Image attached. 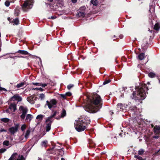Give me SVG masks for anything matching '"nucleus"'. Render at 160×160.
Wrapping results in <instances>:
<instances>
[{
    "instance_id": "1",
    "label": "nucleus",
    "mask_w": 160,
    "mask_h": 160,
    "mask_svg": "<svg viewBox=\"0 0 160 160\" xmlns=\"http://www.w3.org/2000/svg\"><path fill=\"white\" fill-rule=\"evenodd\" d=\"M87 104L84 107V109L90 113L96 112L101 108L102 101L100 96L95 94L88 95Z\"/></svg>"
},
{
    "instance_id": "2",
    "label": "nucleus",
    "mask_w": 160,
    "mask_h": 160,
    "mask_svg": "<svg viewBox=\"0 0 160 160\" xmlns=\"http://www.w3.org/2000/svg\"><path fill=\"white\" fill-rule=\"evenodd\" d=\"M137 91L133 93L132 99L137 100H143L145 97L146 92L148 90L147 85L142 84L138 87L136 88Z\"/></svg>"
},
{
    "instance_id": "3",
    "label": "nucleus",
    "mask_w": 160,
    "mask_h": 160,
    "mask_svg": "<svg viewBox=\"0 0 160 160\" xmlns=\"http://www.w3.org/2000/svg\"><path fill=\"white\" fill-rule=\"evenodd\" d=\"M90 120L88 117L79 118L75 122V128L78 132H80L86 129L87 125L90 124Z\"/></svg>"
},
{
    "instance_id": "4",
    "label": "nucleus",
    "mask_w": 160,
    "mask_h": 160,
    "mask_svg": "<svg viewBox=\"0 0 160 160\" xmlns=\"http://www.w3.org/2000/svg\"><path fill=\"white\" fill-rule=\"evenodd\" d=\"M32 6V2L31 0L26 1L22 6L23 10L27 12L28 9L31 8Z\"/></svg>"
},
{
    "instance_id": "5",
    "label": "nucleus",
    "mask_w": 160,
    "mask_h": 160,
    "mask_svg": "<svg viewBox=\"0 0 160 160\" xmlns=\"http://www.w3.org/2000/svg\"><path fill=\"white\" fill-rule=\"evenodd\" d=\"M19 110L22 113L20 116L21 118L22 119H24L25 117L26 114L28 112V109L27 108L23 106H20L19 108Z\"/></svg>"
},
{
    "instance_id": "6",
    "label": "nucleus",
    "mask_w": 160,
    "mask_h": 160,
    "mask_svg": "<svg viewBox=\"0 0 160 160\" xmlns=\"http://www.w3.org/2000/svg\"><path fill=\"white\" fill-rule=\"evenodd\" d=\"M57 103V101L56 99H52L50 100V101H47L46 105H47L48 108L49 109H51L52 107H54V105H55Z\"/></svg>"
},
{
    "instance_id": "7",
    "label": "nucleus",
    "mask_w": 160,
    "mask_h": 160,
    "mask_svg": "<svg viewBox=\"0 0 160 160\" xmlns=\"http://www.w3.org/2000/svg\"><path fill=\"white\" fill-rule=\"evenodd\" d=\"M18 125H16L14 126L9 128L8 130L11 134H13L17 132L18 129Z\"/></svg>"
},
{
    "instance_id": "8",
    "label": "nucleus",
    "mask_w": 160,
    "mask_h": 160,
    "mask_svg": "<svg viewBox=\"0 0 160 160\" xmlns=\"http://www.w3.org/2000/svg\"><path fill=\"white\" fill-rule=\"evenodd\" d=\"M126 107H125V105H123L121 103H118L117 105V112H118L119 111H124V110H125V108Z\"/></svg>"
},
{
    "instance_id": "9",
    "label": "nucleus",
    "mask_w": 160,
    "mask_h": 160,
    "mask_svg": "<svg viewBox=\"0 0 160 160\" xmlns=\"http://www.w3.org/2000/svg\"><path fill=\"white\" fill-rule=\"evenodd\" d=\"M9 109L12 112H14L17 110L16 104L15 103H11L9 107Z\"/></svg>"
},
{
    "instance_id": "10",
    "label": "nucleus",
    "mask_w": 160,
    "mask_h": 160,
    "mask_svg": "<svg viewBox=\"0 0 160 160\" xmlns=\"http://www.w3.org/2000/svg\"><path fill=\"white\" fill-rule=\"evenodd\" d=\"M154 132L156 134L160 133V126L156 125L153 129Z\"/></svg>"
},
{
    "instance_id": "11",
    "label": "nucleus",
    "mask_w": 160,
    "mask_h": 160,
    "mask_svg": "<svg viewBox=\"0 0 160 160\" xmlns=\"http://www.w3.org/2000/svg\"><path fill=\"white\" fill-rule=\"evenodd\" d=\"M52 121H48L47 122L46 121V131L47 132H48L50 130L51 124V123H52Z\"/></svg>"
},
{
    "instance_id": "12",
    "label": "nucleus",
    "mask_w": 160,
    "mask_h": 160,
    "mask_svg": "<svg viewBox=\"0 0 160 160\" xmlns=\"http://www.w3.org/2000/svg\"><path fill=\"white\" fill-rule=\"evenodd\" d=\"M13 25H18L19 23V22L18 18L14 19L11 22Z\"/></svg>"
},
{
    "instance_id": "13",
    "label": "nucleus",
    "mask_w": 160,
    "mask_h": 160,
    "mask_svg": "<svg viewBox=\"0 0 160 160\" xmlns=\"http://www.w3.org/2000/svg\"><path fill=\"white\" fill-rule=\"evenodd\" d=\"M12 99L13 100H17L18 101H20L22 100L21 98L17 95H14L12 97Z\"/></svg>"
},
{
    "instance_id": "14",
    "label": "nucleus",
    "mask_w": 160,
    "mask_h": 160,
    "mask_svg": "<svg viewBox=\"0 0 160 160\" xmlns=\"http://www.w3.org/2000/svg\"><path fill=\"white\" fill-rule=\"evenodd\" d=\"M56 112H54L53 113L50 117H48L46 120V122H48V121H52V118L56 116Z\"/></svg>"
},
{
    "instance_id": "15",
    "label": "nucleus",
    "mask_w": 160,
    "mask_h": 160,
    "mask_svg": "<svg viewBox=\"0 0 160 160\" xmlns=\"http://www.w3.org/2000/svg\"><path fill=\"white\" fill-rule=\"evenodd\" d=\"M32 118V116L31 114H27L26 118V121H27L28 122H30Z\"/></svg>"
},
{
    "instance_id": "16",
    "label": "nucleus",
    "mask_w": 160,
    "mask_h": 160,
    "mask_svg": "<svg viewBox=\"0 0 160 160\" xmlns=\"http://www.w3.org/2000/svg\"><path fill=\"white\" fill-rule=\"evenodd\" d=\"M48 141L47 140H44L42 141L41 142V146L46 148L47 146Z\"/></svg>"
},
{
    "instance_id": "17",
    "label": "nucleus",
    "mask_w": 160,
    "mask_h": 160,
    "mask_svg": "<svg viewBox=\"0 0 160 160\" xmlns=\"http://www.w3.org/2000/svg\"><path fill=\"white\" fill-rule=\"evenodd\" d=\"M17 156V154L16 153H14L11 157L8 160H14Z\"/></svg>"
},
{
    "instance_id": "18",
    "label": "nucleus",
    "mask_w": 160,
    "mask_h": 160,
    "mask_svg": "<svg viewBox=\"0 0 160 160\" xmlns=\"http://www.w3.org/2000/svg\"><path fill=\"white\" fill-rule=\"evenodd\" d=\"M17 52L24 55H28L29 54L27 51L24 50H19Z\"/></svg>"
},
{
    "instance_id": "19",
    "label": "nucleus",
    "mask_w": 160,
    "mask_h": 160,
    "mask_svg": "<svg viewBox=\"0 0 160 160\" xmlns=\"http://www.w3.org/2000/svg\"><path fill=\"white\" fill-rule=\"evenodd\" d=\"M30 133V131L29 129H28L27 130L25 135V137L26 139L28 138Z\"/></svg>"
},
{
    "instance_id": "20",
    "label": "nucleus",
    "mask_w": 160,
    "mask_h": 160,
    "mask_svg": "<svg viewBox=\"0 0 160 160\" xmlns=\"http://www.w3.org/2000/svg\"><path fill=\"white\" fill-rule=\"evenodd\" d=\"M139 59L140 60H142L145 57L144 53H141L138 56Z\"/></svg>"
},
{
    "instance_id": "21",
    "label": "nucleus",
    "mask_w": 160,
    "mask_h": 160,
    "mask_svg": "<svg viewBox=\"0 0 160 160\" xmlns=\"http://www.w3.org/2000/svg\"><path fill=\"white\" fill-rule=\"evenodd\" d=\"M154 28L156 30H158L160 28V25L158 23H156L154 25Z\"/></svg>"
},
{
    "instance_id": "22",
    "label": "nucleus",
    "mask_w": 160,
    "mask_h": 160,
    "mask_svg": "<svg viewBox=\"0 0 160 160\" xmlns=\"http://www.w3.org/2000/svg\"><path fill=\"white\" fill-rule=\"evenodd\" d=\"M43 117V116L42 115L40 114L38 115L36 117V119L38 120L39 121H41L42 120V118Z\"/></svg>"
},
{
    "instance_id": "23",
    "label": "nucleus",
    "mask_w": 160,
    "mask_h": 160,
    "mask_svg": "<svg viewBox=\"0 0 160 160\" xmlns=\"http://www.w3.org/2000/svg\"><path fill=\"white\" fill-rule=\"evenodd\" d=\"M148 76L151 78H154L155 76V74L152 72H150L148 74Z\"/></svg>"
},
{
    "instance_id": "24",
    "label": "nucleus",
    "mask_w": 160,
    "mask_h": 160,
    "mask_svg": "<svg viewBox=\"0 0 160 160\" xmlns=\"http://www.w3.org/2000/svg\"><path fill=\"white\" fill-rule=\"evenodd\" d=\"M91 2L94 5L96 6L98 4V0H91Z\"/></svg>"
},
{
    "instance_id": "25",
    "label": "nucleus",
    "mask_w": 160,
    "mask_h": 160,
    "mask_svg": "<svg viewBox=\"0 0 160 160\" xmlns=\"http://www.w3.org/2000/svg\"><path fill=\"white\" fill-rule=\"evenodd\" d=\"M25 83L24 82H21L20 83L18 84L17 85V87L18 88H21L24 85Z\"/></svg>"
},
{
    "instance_id": "26",
    "label": "nucleus",
    "mask_w": 160,
    "mask_h": 160,
    "mask_svg": "<svg viewBox=\"0 0 160 160\" xmlns=\"http://www.w3.org/2000/svg\"><path fill=\"white\" fill-rule=\"evenodd\" d=\"M16 158H17V157ZM14 160H25V159L22 156L19 155L18 156V158L17 159L16 158Z\"/></svg>"
},
{
    "instance_id": "27",
    "label": "nucleus",
    "mask_w": 160,
    "mask_h": 160,
    "mask_svg": "<svg viewBox=\"0 0 160 160\" xmlns=\"http://www.w3.org/2000/svg\"><path fill=\"white\" fill-rule=\"evenodd\" d=\"M2 121L4 122H8L9 121V119L7 118H2L1 119Z\"/></svg>"
},
{
    "instance_id": "28",
    "label": "nucleus",
    "mask_w": 160,
    "mask_h": 160,
    "mask_svg": "<svg viewBox=\"0 0 160 160\" xmlns=\"http://www.w3.org/2000/svg\"><path fill=\"white\" fill-rule=\"evenodd\" d=\"M85 15V13L83 12H80L78 13V15L79 17H83Z\"/></svg>"
},
{
    "instance_id": "29",
    "label": "nucleus",
    "mask_w": 160,
    "mask_h": 160,
    "mask_svg": "<svg viewBox=\"0 0 160 160\" xmlns=\"http://www.w3.org/2000/svg\"><path fill=\"white\" fill-rule=\"evenodd\" d=\"M9 142L8 141L6 140L3 142V144L6 146H8L9 145Z\"/></svg>"
},
{
    "instance_id": "30",
    "label": "nucleus",
    "mask_w": 160,
    "mask_h": 160,
    "mask_svg": "<svg viewBox=\"0 0 160 160\" xmlns=\"http://www.w3.org/2000/svg\"><path fill=\"white\" fill-rule=\"evenodd\" d=\"M20 13V11L19 9L16 8L15 10L14 14L16 16H18Z\"/></svg>"
},
{
    "instance_id": "31",
    "label": "nucleus",
    "mask_w": 160,
    "mask_h": 160,
    "mask_svg": "<svg viewBox=\"0 0 160 160\" xmlns=\"http://www.w3.org/2000/svg\"><path fill=\"white\" fill-rule=\"evenodd\" d=\"M26 127V126L25 124H24L22 125L21 127V129L22 131H23L25 129Z\"/></svg>"
},
{
    "instance_id": "32",
    "label": "nucleus",
    "mask_w": 160,
    "mask_h": 160,
    "mask_svg": "<svg viewBox=\"0 0 160 160\" xmlns=\"http://www.w3.org/2000/svg\"><path fill=\"white\" fill-rule=\"evenodd\" d=\"M66 114V111L65 110H63L62 111V112L61 114V116L62 117H64Z\"/></svg>"
},
{
    "instance_id": "33",
    "label": "nucleus",
    "mask_w": 160,
    "mask_h": 160,
    "mask_svg": "<svg viewBox=\"0 0 160 160\" xmlns=\"http://www.w3.org/2000/svg\"><path fill=\"white\" fill-rule=\"evenodd\" d=\"M134 157L135 158L138 159L139 160H145V159H143L141 157L138 155H135Z\"/></svg>"
},
{
    "instance_id": "34",
    "label": "nucleus",
    "mask_w": 160,
    "mask_h": 160,
    "mask_svg": "<svg viewBox=\"0 0 160 160\" xmlns=\"http://www.w3.org/2000/svg\"><path fill=\"white\" fill-rule=\"evenodd\" d=\"M45 95L43 93L40 94L39 95V98H41V100L45 98Z\"/></svg>"
},
{
    "instance_id": "35",
    "label": "nucleus",
    "mask_w": 160,
    "mask_h": 160,
    "mask_svg": "<svg viewBox=\"0 0 160 160\" xmlns=\"http://www.w3.org/2000/svg\"><path fill=\"white\" fill-rule=\"evenodd\" d=\"M144 150L143 149H141L138 151V154L139 155H142L143 154Z\"/></svg>"
},
{
    "instance_id": "36",
    "label": "nucleus",
    "mask_w": 160,
    "mask_h": 160,
    "mask_svg": "<svg viewBox=\"0 0 160 160\" xmlns=\"http://www.w3.org/2000/svg\"><path fill=\"white\" fill-rule=\"evenodd\" d=\"M110 81L111 80L110 79L106 80L103 82V84L105 85L107 84L108 83L110 82Z\"/></svg>"
},
{
    "instance_id": "37",
    "label": "nucleus",
    "mask_w": 160,
    "mask_h": 160,
    "mask_svg": "<svg viewBox=\"0 0 160 160\" xmlns=\"http://www.w3.org/2000/svg\"><path fill=\"white\" fill-rule=\"evenodd\" d=\"M73 85L72 84H70L67 86V88L68 90H70L73 87Z\"/></svg>"
},
{
    "instance_id": "38",
    "label": "nucleus",
    "mask_w": 160,
    "mask_h": 160,
    "mask_svg": "<svg viewBox=\"0 0 160 160\" xmlns=\"http://www.w3.org/2000/svg\"><path fill=\"white\" fill-rule=\"evenodd\" d=\"M32 99V97H29L27 98L28 101L29 102L31 103H33V102H32V100H31Z\"/></svg>"
},
{
    "instance_id": "39",
    "label": "nucleus",
    "mask_w": 160,
    "mask_h": 160,
    "mask_svg": "<svg viewBox=\"0 0 160 160\" xmlns=\"http://www.w3.org/2000/svg\"><path fill=\"white\" fill-rule=\"evenodd\" d=\"M47 86V84L46 83H41L38 85V86H41L42 87L44 88Z\"/></svg>"
},
{
    "instance_id": "40",
    "label": "nucleus",
    "mask_w": 160,
    "mask_h": 160,
    "mask_svg": "<svg viewBox=\"0 0 160 160\" xmlns=\"http://www.w3.org/2000/svg\"><path fill=\"white\" fill-rule=\"evenodd\" d=\"M6 150L5 148H2L0 149V153H3Z\"/></svg>"
},
{
    "instance_id": "41",
    "label": "nucleus",
    "mask_w": 160,
    "mask_h": 160,
    "mask_svg": "<svg viewBox=\"0 0 160 160\" xmlns=\"http://www.w3.org/2000/svg\"><path fill=\"white\" fill-rule=\"evenodd\" d=\"M5 5L7 7H8L10 5V2H9L6 1L5 3Z\"/></svg>"
},
{
    "instance_id": "42",
    "label": "nucleus",
    "mask_w": 160,
    "mask_h": 160,
    "mask_svg": "<svg viewBox=\"0 0 160 160\" xmlns=\"http://www.w3.org/2000/svg\"><path fill=\"white\" fill-rule=\"evenodd\" d=\"M158 135L157 134L156 135L153 136V138H156V139H158V138L159 137H160V135H159L158 134Z\"/></svg>"
},
{
    "instance_id": "43",
    "label": "nucleus",
    "mask_w": 160,
    "mask_h": 160,
    "mask_svg": "<svg viewBox=\"0 0 160 160\" xmlns=\"http://www.w3.org/2000/svg\"><path fill=\"white\" fill-rule=\"evenodd\" d=\"M66 95L67 96H70L72 94L70 92H68L66 93Z\"/></svg>"
},
{
    "instance_id": "44",
    "label": "nucleus",
    "mask_w": 160,
    "mask_h": 160,
    "mask_svg": "<svg viewBox=\"0 0 160 160\" xmlns=\"http://www.w3.org/2000/svg\"><path fill=\"white\" fill-rule=\"evenodd\" d=\"M56 18V17L55 16H53L49 18L50 19H54Z\"/></svg>"
},
{
    "instance_id": "45",
    "label": "nucleus",
    "mask_w": 160,
    "mask_h": 160,
    "mask_svg": "<svg viewBox=\"0 0 160 160\" xmlns=\"http://www.w3.org/2000/svg\"><path fill=\"white\" fill-rule=\"evenodd\" d=\"M63 98H66V94H61L60 95Z\"/></svg>"
},
{
    "instance_id": "46",
    "label": "nucleus",
    "mask_w": 160,
    "mask_h": 160,
    "mask_svg": "<svg viewBox=\"0 0 160 160\" xmlns=\"http://www.w3.org/2000/svg\"><path fill=\"white\" fill-rule=\"evenodd\" d=\"M6 130L4 129H2L0 130V132H6Z\"/></svg>"
},
{
    "instance_id": "47",
    "label": "nucleus",
    "mask_w": 160,
    "mask_h": 160,
    "mask_svg": "<svg viewBox=\"0 0 160 160\" xmlns=\"http://www.w3.org/2000/svg\"><path fill=\"white\" fill-rule=\"evenodd\" d=\"M2 90H4V91H5L6 90V89L5 88H2L0 86V91H2Z\"/></svg>"
},
{
    "instance_id": "48",
    "label": "nucleus",
    "mask_w": 160,
    "mask_h": 160,
    "mask_svg": "<svg viewBox=\"0 0 160 160\" xmlns=\"http://www.w3.org/2000/svg\"><path fill=\"white\" fill-rule=\"evenodd\" d=\"M41 83H33V85H36L37 86H38V85H40V84Z\"/></svg>"
},
{
    "instance_id": "49",
    "label": "nucleus",
    "mask_w": 160,
    "mask_h": 160,
    "mask_svg": "<svg viewBox=\"0 0 160 160\" xmlns=\"http://www.w3.org/2000/svg\"><path fill=\"white\" fill-rule=\"evenodd\" d=\"M77 0H72V2L73 3H75L77 2Z\"/></svg>"
},
{
    "instance_id": "50",
    "label": "nucleus",
    "mask_w": 160,
    "mask_h": 160,
    "mask_svg": "<svg viewBox=\"0 0 160 160\" xmlns=\"http://www.w3.org/2000/svg\"><path fill=\"white\" fill-rule=\"evenodd\" d=\"M38 90L41 91H43V89L42 88H38Z\"/></svg>"
},
{
    "instance_id": "51",
    "label": "nucleus",
    "mask_w": 160,
    "mask_h": 160,
    "mask_svg": "<svg viewBox=\"0 0 160 160\" xmlns=\"http://www.w3.org/2000/svg\"><path fill=\"white\" fill-rule=\"evenodd\" d=\"M38 88H33V90H38Z\"/></svg>"
},
{
    "instance_id": "52",
    "label": "nucleus",
    "mask_w": 160,
    "mask_h": 160,
    "mask_svg": "<svg viewBox=\"0 0 160 160\" xmlns=\"http://www.w3.org/2000/svg\"><path fill=\"white\" fill-rule=\"evenodd\" d=\"M61 160H65V159L63 158H61Z\"/></svg>"
},
{
    "instance_id": "53",
    "label": "nucleus",
    "mask_w": 160,
    "mask_h": 160,
    "mask_svg": "<svg viewBox=\"0 0 160 160\" xmlns=\"http://www.w3.org/2000/svg\"><path fill=\"white\" fill-rule=\"evenodd\" d=\"M48 1H50V2H52L53 0H48Z\"/></svg>"
},
{
    "instance_id": "54",
    "label": "nucleus",
    "mask_w": 160,
    "mask_h": 160,
    "mask_svg": "<svg viewBox=\"0 0 160 160\" xmlns=\"http://www.w3.org/2000/svg\"><path fill=\"white\" fill-rule=\"evenodd\" d=\"M16 57H17V56H16ZM18 57H19V58H20V57L23 58V57H19V56H18Z\"/></svg>"
},
{
    "instance_id": "55",
    "label": "nucleus",
    "mask_w": 160,
    "mask_h": 160,
    "mask_svg": "<svg viewBox=\"0 0 160 160\" xmlns=\"http://www.w3.org/2000/svg\"><path fill=\"white\" fill-rule=\"evenodd\" d=\"M10 18H8V20H9V21H10Z\"/></svg>"
},
{
    "instance_id": "56",
    "label": "nucleus",
    "mask_w": 160,
    "mask_h": 160,
    "mask_svg": "<svg viewBox=\"0 0 160 160\" xmlns=\"http://www.w3.org/2000/svg\"><path fill=\"white\" fill-rule=\"evenodd\" d=\"M147 84H150V82H147Z\"/></svg>"
},
{
    "instance_id": "57",
    "label": "nucleus",
    "mask_w": 160,
    "mask_h": 160,
    "mask_svg": "<svg viewBox=\"0 0 160 160\" xmlns=\"http://www.w3.org/2000/svg\"><path fill=\"white\" fill-rule=\"evenodd\" d=\"M160 151V149L157 152V153L158 152Z\"/></svg>"
},
{
    "instance_id": "58",
    "label": "nucleus",
    "mask_w": 160,
    "mask_h": 160,
    "mask_svg": "<svg viewBox=\"0 0 160 160\" xmlns=\"http://www.w3.org/2000/svg\"><path fill=\"white\" fill-rule=\"evenodd\" d=\"M159 83H160V79H159Z\"/></svg>"
},
{
    "instance_id": "59",
    "label": "nucleus",
    "mask_w": 160,
    "mask_h": 160,
    "mask_svg": "<svg viewBox=\"0 0 160 160\" xmlns=\"http://www.w3.org/2000/svg\"><path fill=\"white\" fill-rule=\"evenodd\" d=\"M120 38H122V36H120Z\"/></svg>"
},
{
    "instance_id": "60",
    "label": "nucleus",
    "mask_w": 160,
    "mask_h": 160,
    "mask_svg": "<svg viewBox=\"0 0 160 160\" xmlns=\"http://www.w3.org/2000/svg\"><path fill=\"white\" fill-rule=\"evenodd\" d=\"M151 126L152 127H153V125L152 124H151Z\"/></svg>"
}]
</instances>
